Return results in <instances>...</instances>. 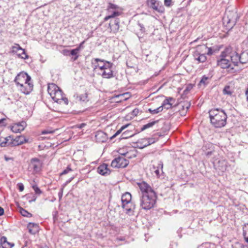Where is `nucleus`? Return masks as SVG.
<instances>
[{"label":"nucleus","instance_id":"nucleus-1","mask_svg":"<svg viewBox=\"0 0 248 248\" xmlns=\"http://www.w3.org/2000/svg\"><path fill=\"white\" fill-rule=\"evenodd\" d=\"M211 124L216 128L224 127L227 123V115L221 108H212L208 112Z\"/></svg>","mask_w":248,"mask_h":248},{"label":"nucleus","instance_id":"nucleus-2","mask_svg":"<svg viewBox=\"0 0 248 248\" xmlns=\"http://www.w3.org/2000/svg\"><path fill=\"white\" fill-rule=\"evenodd\" d=\"M16 85L19 87L20 90L24 93L28 94L32 90L33 85L31 82V77L26 72H22L15 78Z\"/></svg>","mask_w":248,"mask_h":248},{"label":"nucleus","instance_id":"nucleus-3","mask_svg":"<svg viewBox=\"0 0 248 248\" xmlns=\"http://www.w3.org/2000/svg\"><path fill=\"white\" fill-rule=\"evenodd\" d=\"M47 91L55 102L59 104H61L62 102L66 105L68 104L67 98L63 96L62 90L56 84L53 83L49 84Z\"/></svg>","mask_w":248,"mask_h":248},{"label":"nucleus","instance_id":"nucleus-4","mask_svg":"<svg viewBox=\"0 0 248 248\" xmlns=\"http://www.w3.org/2000/svg\"><path fill=\"white\" fill-rule=\"evenodd\" d=\"M157 196L155 192H149L148 194L142 195L140 198V206L144 210H149L154 207Z\"/></svg>","mask_w":248,"mask_h":248},{"label":"nucleus","instance_id":"nucleus-5","mask_svg":"<svg viewBox=\"0 0 248 248\" xmlns=\"http://www.w3.org/2000/svg\"><path fill=\"white\" fill-rule=\"evenodd\" d=\"M107 12L108 16L104 18V21H107L110 18L119 16L122 13V9L116 4L108 3L107 6Z\"/></svg>","mask_w":248,"mask_h":248},{"label":"nucleus","instance_id":"nucleus-6","mask_svg":"<svg viewBox=\"0 0 248 248\" xmlns=\"http://www.w3.org/2000/svg\"><path fill=\"white\" fill-rule=\"evenodd\" d=\"M129 161L125 159L123 156H119L113 159L111 164V166L113 168H125L129 164Z\"/></svg>","mask_w":248,"mask_h":248},{"label":"nucleus","instance_id":"nucleus-7","mask_svg":"<svg viewBox=\"0 0 248 248\" xmlns=\"http://www.w3.org/2000/svg\"><path fill=\"white\" fill-rule=\"evenodd\" d=\"M42 167V163L40 159L37 158L31 159L29 166V169L32 170L33 173L39 172Z\"/></svg>","mask_w":248,"mask_h":248},{"label":"nucleus","instance_id":"nucleus-8","mask_svg":"<svg viewBox=\"0 0 248 248\" xmlns=\"http://www.w3.org/2000/svg\"><path fill=\"white\" fill-rule=\"evenodd\" d=\"M112 63L110 62H107L106 68L104 69L103 72L100 73V74L103 78H110L114 77L113 75V72L112 70Z\"/></svg>","mask_w":248,"mask_h":248},{"label":"nucleus","instance_id":"nucleus-9","mask_svg":"<svg viewBox=\"0 0 248 248\" xmlns=\"http://www.w3.org/2000/svg\"><path fill=\"white\" fill-rule=\"evenodd\" d=\"M148 4L151 8L158 13H162L164 11V7L155 0H148Z\"/></svg>","mask_w":248,"mask_h":248},{"label":"nucleus","instance_id":"nucleus-10","mask_svg":"<svg viewBox=\"0 0 248 248\" xmlns=\"http://www.w3.org/2000/svg\"><path fill=\"white\" fill-rule=\"evenodd\" d=\"M217 65L221 68L229 69V71L232 72L233 69V67L232 66L231 62L227 59L222 58L219 60H217Z\"/></svg>","mask_w":248,"mask_h":248},{"label":"nucleus","instance_id":"nucleus-11","mask_svg":"<svg viewBox=\"0 0 248 248\" xmlns=\"http://www.w3.org/2000/svg\"><path fill=\"white\" fill-rule=\"evenodd\" d=\"M108 139L106 133L102 131H97L95 132V139L98 142H105Z\"/></svg>","mask_w":248,"mask_h":248},{"label":"nucleus","instance_id":"nucleus-12","mask_svg":"<svg viewBox=\"0 0 248 248\" xmlns=\"http://www.w3.org/2000/svg\"><path fill=\"white\" fill-rule=\"evenodd\" d=\"M122 208L125 210V213L132 215L135 208V204L132 202L126 203L122 204Z\"/></svg>","mask_w":248,"mask_h":248},{"label":"nucleus","instance_id":"nucleus-13","mask_svg":"<svg viewBox=\"0 0 248 248\" xmlns=\"http://www.w3.org/2000/svg\"><path fill=\"white\" fill-rule=\"evenodd\" d=\"M26 126L25 122L22 121L14 124L11 127V130L13 132L18 133L22 131Z\"/></svg>","mask_w":248,"mask_h":248},{"label":"nucleus","instance_id":"nucleus-14","mask_svg":"<svg viewBox=\"0 0 248 248\" xmlns=\"http://www.w3.org/2000/svg\"><path fill=\"white\" fill-rule=\"evenodd\" d=\"M28 141V139L25 136L21 135L12 139V144L13 146L23 144Z\"/></svg>","mask_w":248,"mask_h":248},{"label":"nucleus","instance_id":"nucleus-15","mask_svg":"<svg viewBox=\"0 0 248 248\" xmlns=\"http://www.w3.org/2000/svg\"><path fill=\"white\" fill-rule=\"evenodd\" d=\"M120 21L118 18L115 19L113 21H111L109 24L110 32L116 33L119 29Z\"/></svg>","mask_w":248,"mask_h":248},{"label":"nucleus","instance_id":"nucleus-16","mask_svg":"<svg viewBox=\"0 0 248 248\" xmlns=\"http://www.w3.org/2000/svg\"><path fill=\"white\" fill-rule=\"evenodd\" d=\"M139 187L142 192V195H144L145 193L148 194L149 192H155L154 190L144 182L139 184Z\"/></svg>","mask_w":248,"mask_h":248},{"label":"nucleus","instance_id":"nucleus-17","mask_svg":"<svg viewBox=\"0 0 248 248\" xmlns=\"http://www.w3.org/2000/svg\"><path fill=\"white\" fill-rule=\"evenodd\" d=\"M97 172L102 175H106L109 174L110 171L108 168V165L104 163L98 167Z\"/></svg>","mask_w":248,"mask_h":248},{"label":"nucleus","instance_id":"nucleus-18","mask_svg":"<svg viewBox=\"0 0 248 248\" xmlns=\"http://www.w3.org/2000/svg\"><path fill=\"white\" fill-rule=\"evenodd\" d=\"M0 245L2 248H12L15 244L8 242L7 238L5 236H2L0 239Z\"/></svg>","mask_w":248,"mask_h":248},{"label":"nucleus","instance_id":"nucleus-19","mask_svg":"<svg viewBox=\"0 0 248 248\" xmlns=\"http://www.w3.org/2000/svg\"><path fill=\"white\" fill-rule=\"evenodd\" d=\"M28 229L30 233L35 234L39 230V227L36 223L30 222L28 225Z\"/></svg>","mask_w":248,"mask_h":248},{"label":"nucleus","instance_id":"nucleus-20","mask_svg":"<svg viewBox=\"0 0 248 248\" xmlns=\"http://www.w3.org/2000/svg\"><path fill=\"white\" fill-rule=\"evenodd\" d=\"M231 62L234 66H238V64L240 63V56L237 53L235 52L232 54L231 56Z\"/></svg>","mask_w":248,"mask_h":248},{"label":"nucleus","instance_id":"nucleus-21","mask_svg":"<svg viewBox=\"0 0 248 248\" xmlns=\"http://www.w3.org/2000/svg\"><path fill=\"white\" fill-rule=\"evenodd\" d=\"M171 101H174V99L170 97L166 98L161 106H162V108L163 109V107H164L167 109L171 108L172 106V103H171Z\"/></svg>","mask_w":248,"mask_h":248},{"label":"nucleus","instance_id":"nucleus-22","mask_svg":"<svg viewBox=\"0 0 248 248\" xmlns=\"http://www.w3.org/2000/svg\"><path fill=\"white\" fill-rule=\"evenodd\" d=\"M130 96V93H125L122 94H119L118 95H116L114 97L116 99H118V100H116L117 102H122L123 101H125L128 99Z\"/></svg>","mask_w":248,"mask_h":248},{"label":"nucleus","instance_id":"nucleus-23","mask_svg":"<svg viewBox=\"0 0 248 248\" xmlns=\"http://www.w3.org/2000/svg\"><path fill=\"white\" fill-rule=\"evenodd\" d=\"M198 49H201V51L205 53V54L211 55L213 54V51L211 47H208L206 45L198 46Z\"/></svg>","mask_w":248,"mask_h":248},{"label":"nucleus","instance_id":"nucleus-24","mask_svg":"<svg viewBox=\"0 0 248 248\" xmlns=\"http://www.w3.org/2000/svg\"><path fill=\"white\" fill-rule=\"evenodd\" d=\"M132 196L129 192H125L123 194L121 198L122 204L126 203L131 201Z\"/></svg>","mask_w":248,"mask_h":248},{"label":"nucleus","instance_id":"nucleus-25","mask_svg":"<svg viewBox=\"0 0 248 248\" xmlns=\"http://www.w3.org/2000/svg\"><path fill=\"white\" fill-rule=\"evenodd\" d=\"M12 139L10 136L5 138L4 140H0V146L1 147H6L7 146H13L12 144Z\"/></svg>","mask_w":248,"mask_h":248},{"label":"nucleus","instance_id":"nucleus-26","mask_svg":"<svg viewBox=\"0 0 248 248\" xmlns=\"http://www.w3.org/2000/svg\"><path fill=\"white\" fill-rule=\"evenodd\" d=\"M240 63L245 64L248 63V55L247 50H246L240 55Z\"/></svg>","mask_w":248,"mask_h":248},{"label":"nucleus","instance_id":"nucleus-27","mask_svg":"<svg viewBox=\"0 0 248 248\" xmlns=\"http://www.w3.org/2000/svg\"><path fill=\"white\" fill-rule=\"evenodd\" d=\"M163 163H162V162L160 161L158 164V166L156 167V169H155V170L154 171L155 173V174L156 176L157 177H160V172H161L162 173H163Z\"/></svg>","mask_w":248,"mask_h":248},{"label":"nucleus","instance_id":"nucleus-28","mask_svg":"<svg viewBox=\"0 0 248 248\" xmlns=\"http://www.w3.org/2000/svg\"><path fill=\"white\" fill-rule=\"evenodd\" d=\"M223 22L227 23V24H231V25H234L235 24L236 21L235 18L232 17L230 18L228 14L227 13L223 18Z\"/></svg>","mask_w":248,"mask_h":248},{"label":"nucleus","instance_id":"nucleus-29","mask_svg":"<svg viewBox=\"0 0 248 248\" xmlns=\"http://www.w3.org/2000/svg\"><path fill=\"white\" fill-rule=\"evenodd\" d=\"M219 169L222 171H224L227 168V162L225 160L219 161L218 162Z\"/></svg>","mask_w":248,"mask_h":248},{"label":"nucleus","instance_id":"nucleus-30","mask_svg":"<svg viewBox=\"0 0 248 248\" xmlns=\"http://www.w3.org/2000/svg\"><path fill=\"white\" fill-rule=\"evenodd\" d=\"M233 91L231 87L229 85L225 86L223 90V93L225 95L231 96L232 94Z\"/></svg>","mask_w":248,"mask_h":248},{"label":"nucleus","instance_id":"nucleus-31","mask_svg":"<svg viewBox=\"0 0 248 248\" xmlns=\"http://www.w3.org/2000/svg\"><path fill=\"white\" fill-rule=\"evenodd\" d=\"M102 59H100L99 58H95L93 60H92V63L93 64V67L94 70L98 69L99 68V62H100Z\"/></svg>","mask_w":248,"mask_h":248},{"label":"nucleus","instance_id":"nucleus-32","mask_svg":"<svg viewBox=\"0 0 248 248\" xmlns=\"http://www.w3.org/2000/svg\"><path fill=\"white\" fill-rule=\"evenodd\" d=\"M209 78L208 77H206V76H203L202 77V79H201L200 82H199V85L202 86L203 85V86H206L209 83Z\"/></svg>","mask_w":248,"mask_h":248},{"label":"nucleus","instance_id":"nucleus-33","mask_svg":"<svg viewBox=\"0 0 248 248\" xmlns=\"http://www.w3.org/2000/svg\"><path fill=\"white\" fill-rule=\"evenodd\" d=\"M158 122V120L155 121L153 122H152L151 123H149L147 124H146L142 127L141 130V131H143L147 128H150L152 127L153 125H154L155 124H156Z\"/></svg>","mask_w":248,"mask_h":248},{"label":"nucleus","instance_id":"nucleus-34","mask_svg":"<svg viewBox=\"0 0 248 248\" xmlns=\"http://www.w3.org/2000/svg\"><path fill=\"white\" fill-rule=\"evenodd\" d=\"M130 124H127L122 126L121 128L115 133V134H114L112 137L110 138V139L111 140L116 137L117 135L120 134L123 130L127 127Z\"/></svg>","mask_w":248,"mask_h":248},{"label":"nucleus","instance_id":"nucleus-35","mask_svg":"<svg viewBox=\"0 0 248 248\" xmlns=\"http://www.w3.org/2000/svg\"><path fill=\"white\" fill-rule=\"evenodd\" d=\"M133 136V134L131 133V132L130 131H126L123 133L121 135L122 139H126L128 138L131 137Z\"/></svg>","mask_w":248,"mask_h":248},{"label":"nucleus","instance_id":"nucleus-36","mask_svg":"<svg viewBox=\"0 0 248 248\" xmlns=\"http://www.w3.org/2000/svg\"><path fill=\"white\" fill-rule=\"evenodd\" d=\"M200 50H201V49H198V46L197 47V50L194 52L193 54V57L195 60L198 61L199 62H200Z\"/></svg>","mask_w":248,"mask_h":248},{"label":"nucleus","instance_id":"nucleus-37","mask_svg":"<svg viewBox=\"0 0 248 248\" xmlns=\"http://www.w3.org/2000/svg\"><path fill=\"white\" fill-rule=\"evenodd\" d=\"M163 110L162 106H160L156 109H152L151 108H149L148 111L152 114H155L160 112H161Z\"/></svg>","mask_w":248,"mask_h":248},{"label":"nucleus","instance_id":"nucleus-38","mask_svg":"<svg viewBox=\"0 0 248 248\" xmlns=\"http://www.w3.org/2000/svg\"><path fill=\"white\" fill-rule=\"evenodd\" d=\"M12 51H13V52L16 53L17 54V53H18V52L19 51H23V48H21L19 45L16 44L15 46H13Z\"/></svg>","mask_w":248,"mask_h":248},{"label":"nucleus","instance_id":"nucleus-39","mask_svg":"<svg viewBox=\"0 0 248 248\" xmlns=\"http://www.w3.org/2000/svg\"><path fill=\"white\" fill-rule=\"evenodd\" d=\"M17 56L19 58H21L23 59H27L28 58V55L26 53L24 49H23V51H21V53H17Z\"/></svg>","mask_w":248,"mask_h":248},{"label":"nucleus","instance_id":"nucleus-40","mask_svg":"<svg viewBox=\"0 0 248 248\" xmlns=\"http://www.w3.org/2000/svg\"><path fill=\"white\" fill-rule=\"evenodd\" d=\"M145 141H147V144H144L143 146L140 147V148H143L144 147H146L148 145L154 143L155 142V139L153 138L145 139Z\"/></svg>","mask_w":248,"mask_h":248},{"label":"nucleus","instance_id":"nucleus-41","mask_svg":"<svg viewBox=\"0 0 248 248\" xmlns=\"http://www.w3.org/2000/svg\"><path fill=\"white\" fill-rule=\"evenodd\" d=\"M102 61L101 62H103L102 65H99L98 69L101 71V73L103 72L104 69L106 68V65H107V62H109L105 60H102Z\"/></svg>","mask_w":248,"mask_h":248},{"label":"nucleus","instance_id":"nucleus-42","mask_svg":"<svg viewBox=\"0 0 248 248\" xmlns=\"http://www.w3.org/2000/svg\"><path fill=\"white\" fill-rule=\"evenodd\" d=\"M232 248H248V247L242 243L237 242L232 245Z\"/></svg>","mask_w":248,"mask_h":248},{"label":"nucleus","instance_id":"nucleus-43","mask_svg":"<svg viewBox=\"0 0 248 248\" xmlns=\"http://www.w3.org/2000/svg\"><path fill=\"white\" fill-rule=\"evenodd\" d=\"M77 99L78 101L85 102L87 101V94L86 93L81 94L77 96Z\"/></svg>","mask_w":248,"mask_h":248},{"label":"nucleus","instance_id":"nucleus-44","mask_svg":"<svg viewBox=\"0 0 248 248\" xmlns=\"http://www.w3.org/2000/svg\"><path fill=\"white\" fill-rule=\"evenodd\" d=\"M20 213L24 217H30L32 216L31 213L23 208L20 210Z\"/></svg>","mask_w":248,"mask_h":248},{"label":"nucleus","instance_id":"nucleus-45","mask_svg":"<svg viewBox=\"0 0 248 248\" xmlns=\"http://www.w3.org/2000/svg\"><path fill=\"white\" fill-rule=\"evenodd\" d=\"M202 51L200 50V62H204L207 60V57L205 53H202Z\"/></svg>","mask_w":248,"mask_h":248},{"label":"nucleus","instance_id":"nucleus-46","mask_svg":"<svg viewBox=\"0 0 248 248\" xmlns=\"http://www.w3.org/2000/svg\"><path fill=\"white\" fill-rule=\"evenodd\" d=\"M32 187L34 190L35 193L36 194H40L42 193L41 190L40 189V188L37 186V185H34L32 186Z\"/></svg>","mask_w":248,"mask_h":248},{"label":"nucleus","instance_id":"nucleus-47","mask_svg":"<svg viewBox=\"0 0 248 248\" xmlns=\"http://www.w3.org/2000/svg\"><path fill=\"white\" fill-rule=\"evenodd\" d=\"M72 170L71 169V168H70V167L69 166H68V167L66 168V169H65L61 173V175H64V174H66L67 173H68V172H70V171H72Z\"/></svg>","mask_w":248,"mask_h":248},{"label":"nucleus","instance_id":"nucleus-48","mask_svg":"<svg viewBox=\"0 0 248 248\" xmlns=\"http://www.w3.org/2000/svg\"><path fill=\"white\" fill-rule=\"evenodd\" d=\"M243 234L245 241L248 243V229L247 230H243Z\"/></svg>","mask_w":248,"mask_h":248},{"label":"nucleus","instance_id":"nucleus-49","mask_svg":"<svg viewBox=\"0 0 248 248\" xmlns=\"http://www.w3.org/2000/svg\"><path fill=\"white\" fill-rule=\"evenodd\" d=\"M192 88V86L191 84L188 85L184 91V93L186 94Z\"/></svg>","mask_w":248,"mask_h":248},{"label":"nucleus","instance_id":"nucleus-50","mask_svg":"<svg viewBox=\"0 0 248 248\" xmlns=\"http://www.w3.org/2000/svg\"><path fill=\"white\" fill-rule=\"evenodd\" d=\"M78 50L75 48L70 50V54L74 56L78 55Z\"/></svg>","mask_w":248,"mask_h":248},{"label":"nucleus","instance_id":"nucleus-51","mask_svg":"<svg viewBox=\"0 0 248 248\" xmlns=\"http://www.w3.org/2000/svg\"><path fill=\"white\" fill-rule=\"evenodd\" d=\"M85 41H82L79 45V46L77 48H76L77 49H78V51H80L81 49H83L84 48L83 44L85 43Z\"/></svg>","mask_w":248,"mask_h":248},{"label":"nucleus","instance_id":"nucleus-52","mask_svg":"<svg viewBox=\"0 0 248 248\" xmlns=\"http://www.w3.org/2000/svg\"><path fill=\"white\" fill-rule=\"evenodd\" d=\"M138 25L140 28V30L141 31V32L143 33L145 31V28L144 27V25L140 22H138Z\"/></svg>","mask_w":248,"mask_h":248},{"label":"nucleus","instance_id":"nucleus-53","mask_svg":"<svg viewBox=\"0 0 248 248\" xmlns=\"http://www.w3.org/2000/svg\"><path fill=\"white\" fill-rule=\"evenodd\" d=\"M62 54L64 56H68L70 55V50L68 49H63L62 52Z\"/></svg>","mask_w":248,"mask_h":248},{"label":"nucleus","instance_id":"nucleus-54","mask_svg":"<svg viewBox=\"0 0 248 248\" xmlns=\"http://www.w3.org/2000/svg\"><path fill=\"white\" fill-rule=\"evenodd\" d=\"M18 189L20 191H23L24 189V185L21 184V183H19L18 184Z\"/></svg>","mask_w":248,"mask_h":248},{"label":"nucleus","instance_id":"nucleus-55","mask_svg":"<svg viewBox=\"0 0 248 248\" xmlns=\"http://www.w3.org/2000/svg\"><path fill=\"white\" fill-rule=\"evenodd\" d=\"M171 0H164V4L166 6H170L171 4Z\"/></svg>","mask_w":248,"mask_h":248},{"label":"nucleus","instance_id":"nucleus-56","mask_svg":"<svg viewBox=\"0 0 248 248\" xmlns=\"http://www.w3.org/2000/svg\"><path fill=\"white\" fill-rule=\"evenodd\" d=\"M54 132V131H51V130H44L42 131V133L43 134H49V133H53Z\"/></svg>","mask_w":248,"mask_h":248},{"label":"nucleus","instance_id":"nucleus-57","mask_svg":"<svg viewBox=\"0 0 248 248\" xmlns=\"http://www.w3.org/2000/svg\"><path fill=\"white\" fill-rule=\"evenodd\" d=\"M6 119L5 118H2L0 119V126L5 125L6 124L4 123Z\"/></svg>","mask_w":248,"mask_h":248},{"label":"nucleus","instance_id":"nucleus-58","mask_svg":"<svg viewBox=\"0 0 248 248\" xmlns=\"http://www.w3.org/2000/svg\"><path fill=\"white\" fill-rule=\"evenodd\" d=\"M86 125V124H85V123H82L81 124H78L77 125V127L78 128H79L80 129H81L82 128H83L84 126H85Z\"/></svg>","mask_w":248,"mask_h":248},{"label":"nucleus","instance_id":"nucleus-59","mask_svg":"<svg viewBox=\"0 0 248 248\" xmlns=\"http://www.w3.org/2000/svg\"><path fill=\"white\" fill-rule=\"evenodd\" d=\"M139 109L137 108H135L132 111V114L136 116L139 113Z\"/></svg>","mask_w":248,"mask_h":248},{"label":"nucleus","instance_id":"nucleus-60","mask_svg":"<svg viewBox=\"0 0 248 248\" xmlns=\"http://www.w3.org/2000/svg\"><path fill=\"white\" fill-rule=\"evenodd\" d=\"M63 188L61 189V191L58 193V196L60 199H61L62 197Z\"/></svg>","mask_w":248,"mask_h":248},{"label":"nucleus","instance_id":"nucleus-61","mask_svg":"<svg viewBox=\"0 0 248 248\" xmlns=\"http://www.w3.org/2000/svg\"><path fill=\"white\" fill-rule=\"evenodd\" d=\"M120 154H121L122 155L126 157L127 158H130L131 157V156H129L128 155V152H127L126 153H122L120 152Z\"/></svg>","mask_w":248,"mask_h":248},{"label":"nucleus","instance_id":"nucleus-62","mask_svg":"<svg viewBox=\"0 0 248 248\" xmlns=\"http://www.w3.org/2000/svg\"><path fill=\"white\" fill-rule=\"evenodd\" d=\"M4 214V209L0 206V216L3 215Z\"/></svg>","mask_w":248,"mask_h":248},{"label":"nucleus","instance_id":"nucleus-63","mask_svg":"<svg viewBox=\"0 0 248 248\" xmlns=\"http://www.w3.org/2000/svg\"><path fill=\"white\" fill-rule=\"evenodd\" d=\"M74 178V177H71L68 180L66 181L65 183V185L69 183Z\"/></svg>","mask_w":248,"mask_h":248},{"label":"nucleus","instance_id":"nucleus-64","mask_svg":"<svg viewBox=\"0 0 248 248\" xmlns=\"http://www.w3.org/2000/svg\"><path fill=\"white\" fill-rule=\"evenodd\" d=\"M185 106H186V110H188L190 106V104L189 103H186L185 104Z\"/></svg>","mask_w":248,"mask_h":248}]
</instances>
